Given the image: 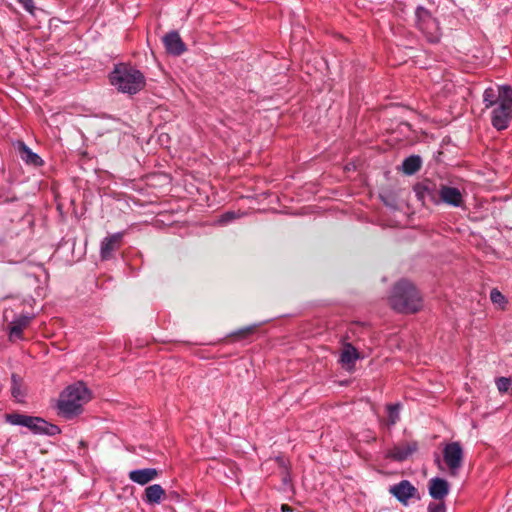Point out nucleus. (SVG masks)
<instances>
[{"mask_svg":"<svg viewBox=\"0 0 512 512\" xmlns=\"http://www.w3.org/2000/svg\"><path fill=\"white\" fill-rule=\"evenodd\" d=\"M124 232H117L105 237L101 241L100 256L102 260H109L112 258L113 252L119 249Z\"/></svg>","mask_w":512,"mask_h":512,"instance_id":"13","label":"nucleus"},{"mask_svg":"<svg viewBox=\"0 0 512 512\" xmlns=\"http://www.w3.org/2000/svg\"><path fill=\"white\" fill-rule=\"evenodd\" d=\"M258 325L252 324L235 330L227 335L228 338H232L234 341H241L249 339L257 330Z\"/></svg>","mask_w":512,"mask_h":512,"instance_id":"22","label":"nucleus"},{"mask_svg":"<svg viewBox=\"0 0 512 512\" xmlns=\"http://www.w3.org/2000/svg\"><path fill=\"white\" fill-rule=\"evenodd\" d=\"M33 319V315L21 314L14 318L8 325L9 339L11 341L23 339V330L29 326Z\"/></svg>","mask_w":512,"mask_h":512,"instance_id":"14","label":"nucleus"},{"mask_svg":"<svg viewBox=\"0 0 512 512\" xmlns=\"http://www.w3.org/2000/svg\"><path fill=\"white\" fill-rule=\"evenodd\" d=\"M4 419L10 425L26 427L35 435L55 436L61 433L59 426L38 416L12 412L5 414Z\"/></svg>","mask_w":512,"mask_h":512,"instance_id":"4","label":"nucleus"},{"mask_svg":"<svg viewBox=\"0 0 512 512\" xmlns=\"http://www.w3.org/2000/svg\"><path fill=\"white\" fill-rule=\"evenodd\" d=\"M442 454L449 475L457 477L464 464V450L461 443L458 441L447 443L443 447Z\"/></svg>","mask_w":512,"mask_h":512,"instance_id":"6","label":"nucleus"},{"mask_svg":"<svg viewBox=\"0 0 512 512\" xmlns=\"http://www.w3.org/2000/svg\"><path fill=\"white\" fill-rule=\"evenodd\" d=\"M281 511L282 512H292L293 509L289 505H287V504H282L281 505Z\"/></svg>","mask_w":512,"mask_h":512,"instance_id":"34","label":"nucleus"},{"mask_svg":"<svg viewBox=\"0 0 512 512\" xmlns=\"http://www.w3.org/2000/svg\"><path fill=\"white\" fill-rule=\"evenodd\" d=\"M511 120L512 107L510 106L499 104L491 112V124L498 131L507 129Z\"/></svg>","mask_w":512,"mask_h":512,"instance_id":"9","label":"nucleus"},{"mask_svg":"<svg viewBox=\"0 0 512 512\" xmlns=\"http://www.w3.org/2000/svg\"><path fill=\"white\" fill-rule=\"evenodd\" d=\"M483 102L486 108L493 107L496 104L499 105L498 93H496V91L491 87L485 89L483 93Z\"/></svg>","mask_w":512,"mask_h":512,"instance_id":"24","label":"nucleus"},{"mask_svg":"<svg viewBox=\"0 0 512 512\" xmlns=\"http://www.w3.org/2000/svg\"><path fill=\"white\" fill-rule=\"evenodd\" d=\"M428 512H446V505L443 500L430 502L427 508Z\"/></svg>","mask_w":512,"mask_h":512,"instance_id":"29","label":"nucleus"},{"mask_svg":"<svg viewBox=\"0 0 512 512\" xmlns=\"http://www.w3.org/2000/svg\"><path fill=\"white\" fill-rule=\"evenodd\" d=\"M167 497L175 502L182 501V497L177 491H169Z\"/></svg>","mask_w":512,"mask_h":512,"instance_id":"32","label":"nucleus"},{"mask_svg":"<svg viewBox=\"0 0 512 512\" xmlns=\"http://www.w3.org/2000/svg\"><path fill=\"white\" fill-rule=\"evenodd\" d=\"M11 395L18 402H22L26 395L23 390V379L16 373L11 375Z\"/></svg>","mask_w":512,"mask_h":512,"instance_id":"21","label":"nucleus"},{"mask_svg":"<svg viewBox=\"0 0 512 512\" xmlns=\"http://www.w3.org/2000/svg\"><path fill=\"white\" fill-rule=\"evenodd\" d=\"M415 25L429 43L440 42L442 36L440 23L424 6L418 5L415 9Z\"/></svg>","mask_w":512,"mask_h":512,"instance_id":"5","label":"nucleus"},{"mask_svg":"<svg viewBox=\"0 0 512 512\" xmlns=\"http://www.w3.org/2000/svg\"><path fill=\"white\" fill-rule=\"evenodd\" d=\"M442 182L425 178L413 186V191L423 205H439L440 189Z\"/></svg>","mask_w":512,"mask_h":512,"instance_id":"7","label":"nucleus"},{"mask_svg":"<svg viewBox=\"0 0 512 512\" xmlns=\"http://www.w3.org/2000/svg\"><path fill=\"white\" fill-rule=\"evenodd\" d=\"M16 1L22 6V8L27 13H29L32 16L35 15L37 8L35 6L34 0H16Z\"/></svg>","mask_w":512,"mask_h":512,"instance_id":"28","label":"nucleus"},{"mask_svg":"<svg viewBox=\"0 0 512 512\" xmlns=\"http://www.w3.org/2000/svg\"><path fill=\"white\" fill-rule=\"evenodd\" d=\"M15 149L18 151L20 158L27 164L34 167H40L44 161L37 154L34 153L23 141L18 140L14 144Z\"/></svg>","mask_w":512,"mask_h":512,"instance_id":"16","label":"nucleus"},{"mask_svg":"<svg viewBox=\"0 0 512 512\" xmlns=\"http://www.w3.org/2000/svg\"><path fill=\"white\" fill-rule=\"evenodd\" d=\"M109 81L119 92L129 95L137 94L146 85L144 74L129 63L115 64Z\"/></svg>","mask_w":512,"mask_h":512,"instance_id":"1","label":"nucleus"},{"mask_svg":"<svg viewBox=\"0 0 512 512\" xmlns=\"http://www.w3.org/2000/svg\"><path fill=\"white\" fill-rule=\"evenodd\" d=\"M360 354L358 350L350 343L344 346V349L340 355V362L343 366H354Z\"/></svg>","mask_w":512,"mask_h":512,"instance_id":"20","label":"nucleus"},{"mask_svg":"<svg viewBox=\"0 0 512 512\" xmlns=\"http://www.w3.org/2000/svg\"><path fill=\"white\" fill-rule=\"evenodd\" d=\"M162 42L166 52L172 56H180L186 50V44L181 39L179 33L175 30L169 31L162 37Z\"/></svg>","mask_w":512,"mask_h":512,"instance_id":"11","label":"nucleus"},{"mask_svg":"<svg viewBox=\"0 0 512 512\" xmlns=\"http://www.w3.org/2000/svg\"><path fill=\"white\" fill-rule=\"evenodd\" d=\"M275 461L277 462L278 466L281 468V471L290 470L289 462L285 458L278 456V457H276Z\"/></svg>","mask_w":512,"mask_h":512,"instance_id":"31","label":"nucleus"},{"mask_svg":"<svg viewBox=\"0 0 512 512\" xmlns=\"http://www.w3.org/2000/svg\"><path fill=\"white\" fill-rule=\"evenodd\" d=\"M90 400V391L83 382L68 386L58 400V413L70 419L82 412V405Z\"/></svg>","mask_w":512,"mask_h":512,"instance_id":"3","label":"nucleus"},{"mask_svg":"<svg viewBox=\"0 0 512 512\" xmlns=\"http://www.w3.org/2000/svg\"><path fill=\"white\" fill-rule=\"evenodd\" d=\"M428 492L434 500H444L450 492V484L444 478L433 477L428 482Z\"/></svg>","mask_w":512,"mask_h":512,"instance_id":"15","label":"nucleus"},{"mask_svg":"<svg viewBox=\"0 0 512 512\" xmlns=\"http://www.w3.org/2000/svg\"><path fill=\"white\" fill-rule=\"evenodd\" d=\"M390 305L399 313H416L422 307V297L413 283L402 279L392 289Z\"/></svg>","mask_w":512,"mask_h":512,"instance_id":"2","label":"nucleus"},{"mask_svg":"<svg viewBox=\"0 0 512 512\" xmlns=\"http://www.w3.org/2000/svg\"><path fill=\"white\" fill-rule=\"evenodd\" d=\"M233 218H235L234 212H227V213H225L223 215V220L224 221H228V220L233 219Z\"/></svg>","mask_w":512,"mask_h":512,"instance_id":"33","label":"nucleus"},{"mask_svg":"<svg viewBox=\"0 0 512 512\" xmlns=\"http://www.w3.org/2000/svg\"><path fill=\"white\" fill-rule=\"evenodd\" d=\"M159 471L156 468L135 469L129 472V479L139 485H146L156 479Z\"/></svg>","mask_w":512,"mask_h":512,"instance_id":"17","label":"nucleus"},{"mask_svg":"<svg viewBox=\"0 0 512 512\" xmlns=\"http://www.w3.org/2000/svg\"><path fill=\"white\" fill-rule=\"evenodd\" d=\"M389 493L403 505H407L410 499H421L418 489L409 480H401L399 483L391 485Z\"/></svg>","mask_w":512,"mask_h":512,"instance_id":"8","label":"nucleus"},{"mask_svg":"<svg viewBox=\"0 0 512 512\" xmlns=\"http://www.w3.org/2000/svg\"><path fill=\"white\" fill-rule=\"evenodd\" d=\"M497 389L500 393H512V376L511 377H498L495 380Z\"/></svg>","mask_w":512,"mask_h":512,"instance_id":"25","label":"nucleus"},{"mask_svg":"<svg viewBox=\"0 0 512 512\" xmlns=\"http://www.w3.org/2000/svg\"><path fill=\"white\" fill-rule=\"evenodd\" d=\"M463 203V195L458 188L442 183L440 189L439 205L446 204L452 207H461Z\"/></svg>","mask_w":512,"mask_h":512,"instance_id":"12","label":"nucleus"},{"mask_svg":"<svg viewBox=\"0 0 512 512\" xmlns=\"http://www.w3.org/2000/svg\"><path fill=\"white\" fill-rule=\"evenodd\" d=\"M281 480L284 489L292 485L290 470L281 471Z\"/></svg>","mask_w":512,"mask_h":512,"instance_id":"30","label":"nucleus"},{"mask_svg":"<svg viewBox=\"0 0 512 512\" xmlns=\"http://www.w3.org/2000/svg\"><path fill=\"white\" fill-rule=\"evenodd\" d=\"M418 450V443L416 441H410L395 445L389 449L385 457L397 462H403L407 460L413 453Z\"/></svg>","mask_w":512,"mask_h":512,"instance_id":"10","label":"nucleus"},{"mask_svg":"<svg viewBox=\"0 0 512 512\" xmlns=\"http://www.w3.org/2000/svg\"><path fill=\"white\" fill-rule=\"evenodd\" d=\"M490 300L493 304L498 305L501 308H504L508 302L506 297L497 288H493L491 290Z\"/></svg>","mask_w":512,"mask_h":512,"instance_id":"26","label":"nucleus"},{"mask_svg":"<svg viewBox=\"0 0 512 512\" xmlns=\"http://www.w3.org/2000/svg\"><path fill=\"white\" fill-rule=\"evenodd\" d=\"M399 404H388L387 405V413H388V422L389 425H395L399 420Z\"/></svg>","mask_w":512,"mask_h":512,"instance_id":"27","label":"nucleus"},{"mask_svg":"<svg viewBox=\"0 0 512 512\" xmlns=\"http://www.w3.org/2000/svg\"><path fill=\"white\" fill-rule=\"evenodd\" d=\"M166 492L160 484H153L145 488L143 501L149 505L159 504Z\"/></svg>","mask_w":512,"mask_h":512,"instance_id":"18","label":"nucleus"},{"mask_svg":"<svg viewBox=\"0 0 512 512\" xmlns=\"http://www.w3.org/2000/svg\"><path fill=\"white\" fill-rule=\"evenodd\" d=\"M499 104L512 107V87L502 85L498 87Z\"/></svg>","mask_w":512,"mask_h":512,"instance_id":"23","label":"nucleus"},{"mask_svg":"<svg viewBox=\"0 0 512 512\" xmlns=\"http://www.w3.org/2000/svg\"><path fill=\"white\" fill-rule=\"evenodd\" d=\"M422 159L419 155H410L402 162V171L404 174L410 176L414 175L421 169Z\"/></svg>","mask_w":512,"mask_h":512,"instance_id":"19","label":"nucleus"},{"mask_svg":"<svg viewBox=\"0 0 512 512\" xmlns=\"http://www.w3.org/2000/svg\"><path fill=\"white\" fill-rule=\"evenodd\" d=\"M435 463L438 465L439 468L441 467L440 466L441 461H440V457L438 455H436V457H435Z\"/></svg>","mask_w":512,"mask_h":512,"instance_id":"35","label":"nucleus"}]
</instances>
